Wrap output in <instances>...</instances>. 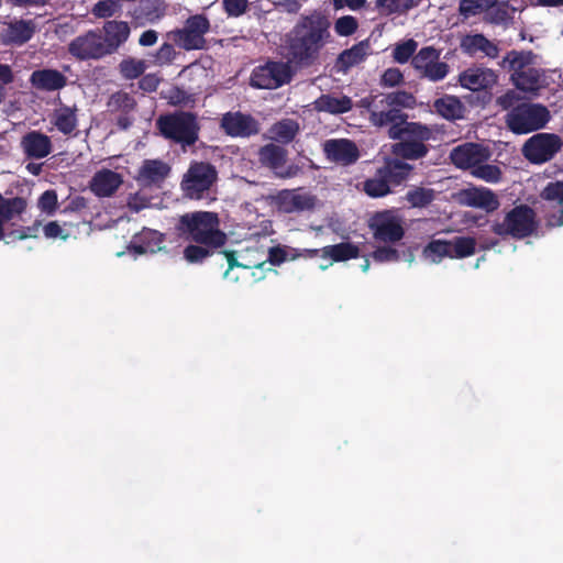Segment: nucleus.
I'll use <instances>...</instances> for the list:
<instances>
[{"mask_svg": "<svg viewBox=\"0 0 563 563\" xmlns=\"http://www.w3.org/2000/svg\"><path fill=\"white\" fill-rule=\"evenodd\" d=\"M36 30L32 20H15L10 22L7 27V43L23 45L29 42Z\"/></svg>", "mask_w": 563, "mask_h": 563, "instance_id": "obj_37", "label": "nucleus"}, {"mask_svg": "<svg viewBox=\"0 0 563 563\" xmlns=\"http://www.w3.org/2000/svg\"><path fill=\"white\" fill-rule=\"evenodd\" d=\"M224 12L228 16L238 18L244 14L249 7L247 0H222Z\"/></svg>", "mask_w": 563, "mask_h": 563, "instance_id": "obj_56", "label": "nucleus"}, {"mask_svg": "<svg viewBox=\"0 0 563 563\" xmlns=\"http://www.w3.org/2000/svg\"><path fill=\"white\" fill-rule=\"evenodd\" d=\"M539 221L536 211L528 205H519L508 211L501 222H494L492 231L499 236L522 240L537 232Z\"/></svg>", "mask_w": 563, "mask_h": 563, "instance_id": "obj_8", "label": "nucleus"}, {"mask_svg": "<svg viewBox=\"0 0 563 563\" xmlns=\"http://www.w3.org/2000/svg\"><path fill=\"white\" fill-rule=\"evenodd\" d=\"M210 27V21L205 14H194L185 21L181 29L168 32L167 37L184 51H200L207 47L205 35Z\"/></svg>", "mask_w": 563, "mask_h": 563, "instance_id": "obj_11", "label": "nucleus"}, {"mask_svg": "<svg viewBox=\"0 0 563 563\" xmlns=\"http://www.w3.org/2000/svg\"><path fill=\"white\" fill-rule=\"evenodd\" d=\"M165 13V5L162 0H139L131 15L136 21L155 22Z\"/></svg>", "mask_w": 563, "mask_h": 563, "instance_id": "obj_38", "label": "nucleus"}, {"mask_svg": "<svg viewBox=\"0 0 563 563\" xmlns=\"http://www.w3.org/2000/svg\"><path fill=\"white\" fill-rule=\"evenodd\" d=\"M103 32V46L107 49V54L111 55L128 41L131 29L125 21L110 20L104 22Z\"/></svg>", "mask_w": 563, "mask_h": 563, "instance_id": "obj_26", "label": "nucleus"}, {"mask_svg": "<svg viewBox=\"0 0 563 563\" xmlns=\"http://www.w3.org/2000/svg\"><path fill=\"white\" fill-rule=\"evenodd\" d=\"M258 159L276 174L287 162V150L274 143L266 144L260 148Z\"/></svg>", "mask_w": 563, "mask_h": 563, "instance_id": "obj_35", "label": "nucleus"}, {"mask_svg": "<svg viewBox=\"0 0 563 563\" xmlns=\"http://www.w3.org/2000/svg\"><path fill=\"white\" fill-rule=\"evenodd\" d=\"M30 84L40 91H57L67 86V77L54 68L34 70L30 76Z\"/></svg>", "mask_w": 563, "mask_h": 563, "instance_id": "obj_24", "label": "nucleus"}, {"mask_svg": "<svg viewBox=\"0 0 563 563\" xmlns=\"http://www.w3.org/2000/svg\"><path fill=\"white\" fill-rule=\"evenodd\" d=\"M37 206L41 211L51 216L54 214L58 207L56 191L53 189L44 191L38 198Z\"/></svg>", "mask_w": 563, "mask_h": 563, "instance_id": "obj_55", "label": "nucleus"}, {"mask_svg": "<svg viewBox=\"0 0 563 563\" xmlns=\"http://www.w3.org/2000/svg\"><path fill=\"white\" fill-rule=\"evenodd\" d=\"M288 247L287 246H282V245H277V246H272L268 249V257H267V261L274 265V266H278L280 264H283L284 262H286L288 260Z\"/></svg>", "mask_w": 563, "mask_h": 563, "instance_id": "obj_58", "label": "nucleus"}, {"mask_svg": "<svg viewBox=\"0 0 563 563\" xmlns=\"http://www.w3.org/2000/svg\"><path fill=\"white\" fill-rule=\"evenodd\" d=\"M536 55L531 51L512 49L503 59L511 71V80L517 89L537 95L547 87L545 70L533 67Z\"/></svg>", "mask_w": 563, "mask_h": 563, "instance_id": "obj_3", "label": "nucleus"}, {"mask_svg": "<svg viewBox=\"0 0 563 563\" xmlns=\"http://www.w3.org/2000/svg\"><path fill=\"white\" fill-rule=\"evenodd\" d=\"M450 258H465L475 254L476 240L472 236H455L449 241Z\"/></svg>", "mask_w": 563, "mask_h": 563, "instance_id": "obj_42", "label": "nucleus"}, {"mask_svg": "<svg viewBox=\"0 0 563 563\" xmlns=\"http://www.w3.org/2000/svg\"><path fill=\"white\" fill-rule=\"evenodd\" d=\"M497 0H461L459 4V13L464 18L484 13L487 7L496 4Z\"/></svg>", "mask_w": 563, "mask_h": 563, "instance_id": "obj_49", "label": "nucleus"}, {"mask_svg": "<svg viewBox=\"0 0 563 563\" xmlns=\"http://www.w3.org/2000/svg\"><path fill=\"white\" fill-rule=\"evenodd\" d=\"M161 135L180 145L183 148L192 146L199 140L200 125L197 114L190 111L176 110L161 114L156 120Z\"/></svg>", "mask_w": 563, "mask_h": 563, "instance_id": "obj_4", "label": "nucleus"}, {"mask_svg": "<svg viewBox=\"0 0 563 563\" xmlns=\"http://www.w3.org/2000/svg\"><path fill=\"white\" fill-rule=\"evenodd\" d=\"M489 151L478 143L467 142L454 147L450 153V159L460 169H475L479 163L489 159Z\"/></svg>", "mask_w": 563, "mask_h": 563, "instance_id": "obj_18", "label": "nucleus"}, {"mask_svg": "<svg viewBox=\"0 0 563 563\" xmlns=\"http://www.w3.org/2000/svg\"><path fill=\"white\" fill-rule=\"evenodd\" d=\"M368 49V40L358 42L351 48L344 49L339 54L335 67L339 71L346 73L351 67L358 65L366 58Z\"/></svg>", "mask_w": 563, "mask_h": 563, "instance_id": "obj_30", "label": "nucleus"}, {"mask_svg": "<svg viewBox=\"0 0 563 563\" xmlns=\"http://www.w3.org/2000/svg\"><path fill=\"white\" fill-rule=\"evenodd\" d=\"M170 173L168 164L161 159H145L136 180L143 186H161Z\"/></svg>", "mask_w": 563, "mask_h": 563, "instance_id": "obj_27", "label": "nucleus"}, {"mask_svg": "<svg viewBox=\"0 0 563 563\" xmlns=\"http://www.w3.org/2000/svg\"><path fill=\"white\" fill-rule=\"evenodd\" d=\"M323 258L330 257L333 262H345L360 256V249L351 242H341L321 249Z\"/></svg>", "mask_w": 563, "mask_h": 563, "instance_id": "obj_39", "label": "nucleus"}, {"mask_svg": "<svg viewBox=\"0 0 563 563\" xmlns=\"http://www.w3.org/2000/svg\"><path fill=\"white\" fill-rule=\"evenodd\" d=\"M175 231L179 239L207 246L222 247L228 241L220 228V218L212 211H192L181 214Z\"/></svg>", "mask_w": 563, "mask_h": 563, "instance_id": "obj_2", "label": "nucleus"}, {"mask_svg": "<svg viewBox=\"0 0 563 563\" xmlns=\"http://www.w3.org/2000/svg\"><path fill=\"white\" fill-rule=\"evenodd\" d=\"M313 104L317 111L330 114H343L353 108V101L350 97H334L329 93L321 95Z\"/></svg>", "mask_w": 563, "mask_h": 563, "instance_id": "obj_31", "label": "nucleus"}, {"mask_svg": "<svg viewBox=\"0 0 563 563\" xmlns=\"http://www.w3.org/2000/svg\"><path fill=\"white\" fill-rule=\"evenodd\" d=\"M404 82V75L398 68H387L380 78V86L383 87H397Z\"/></svg>", "mask_w": 563, "mask_h": 563, "instance_id": "obj_57", "label": "nucleus"}, {"mask_svg": "<svg viewBox=\"0 0 563 563\" xmlns=\"http://www.w3.org/2000/svg\"><path fill=\"white\" fill-rule=\"evenodd\" d=\"M460 45L462 51L470 56L482 54V56L495 59L500 52L498 45L482 33L463 36Z\"/></svg>", "mask_w": 563, "mask_h": 563, "instance_id": "obj_25", "label": "nucleus"}, {"mask_svg": "<svg viewBox=\"0 0 563 563\" xmlns=\"http://www.w3.org/2000/svg\"><path fill=\"white\" fill-rule=\"evenodd\" d=\"M52 123L64 135H71L78 126L77 108L60 104L54 110Z\"/></svg>", "mask_w": 563, "mask_h": 563, "instance_id": "obj_33", "label": "nucleus"}, {"mask_svg": "<svg viewBox=\"0 0 563 563\" xmlns=\"http://www.w3.org/2000/svg\"><path fill=\"white\" fill-rule=\"evenodd\" d=\"M119 0H101L91 9V13L98 19H108L121 12Z\"/></svg>", "mask_w": 563, "mask_h": 563, "instance_id": "obj_51", "label": "nucleus"}, {"mask_svg": "<svg viewBox=\"0 0 563 563\" xmlns=\"http://www.w3.org/2000/svg\"><path fill=\"white\" fill-rule=\"evenodd\" d=\"M461 201L467 207L483 209L486 212H494L500 206L497 195L485 187L464 189L461 194Z\"/></svg>", "mask_w": 563, "mask_h": 563, "instance_id": "obj_22", "label": "nucleus"}, {"mask_svg": "<svg viewBox=\"0 0 563 563\" xmlns=\"http://www.w3.org/2000/svg\"><path fill=\"white\" fill-rule=\"evenodd\" d=\"M301 173H302V166L292 163L287 166L285 164L279 170L276 172L275 175L282 179H289V178L297 177Z\"/></svg>", "mask_w": 563, "mask_h": 563, "instance_id": "obj_61", "label": "nucleus"}, {"mask_svg": "<svg viewBox=\"0 0 563 563\" xmlns=\"http://www.w3.org/2000/svg\"><path fill=\"white\" fill-rule=\"evenodd\" d=\"M277 209L284 213L302 212L316 206V197L299 189H284L275 197Z\"/></svg>", "mask_w": 563, "mask_h": 563, "instance_id": "obj_19", "label": "nucleus"}, {"mask_svg": "<svg viewBox=\"0 0 563 563\" xmlns=\"http://www.w3.org/2000/svg\"><path fill=\"white\" fill-rule=\"evenodd\" d=\"M14 75L12 68L8 64H0V103L5 98V86L13 82Z\"/></svg>", "mask_w": 563, "mask_h": 563, "instance_id": "obj_59", "label": "nucleus"}, {"mask_svg": "<svg viewBox=\"0 0 563 563\" xmlns=\"http://www.w3.org/2000/svg\"><path fill=\"white\" fill-rule=\"evenodd\" d=\"M134 122L133 112L119 113L115 119V125L119 130L125 131L132 126Z\"/></svg>", "mask_w": 563, "mask_h": 563, "instance_id": "obj_64", "label": "nucleus"}, {"mask_svg": "<svg viewBox=\"0 0 563 563\" xmlns=\"http://www.w3.org/2000/svg\"><path fill=\"white\" fill-rule=\"evenodd\" d=\"M68 53L78 60H97L108 56L102 35L96 30H89L71 40Z\"/></svg>", "mask_w": 563, "mask_h": 563, "instance_id": "obj_16", "label": "nucleus"}, {"mask_svg": "<svg viewBox=\"0 0 563 563\" xmlns=\"http://www.w3.org/2000/svg\"><path fill=\"white\" fill-rule=\"evenodd\" d=\"M517 10L509 1L497 0L496 4L486 8L483 20L494 25H507L514 21Z\"/></svg>", "mask_w": 563, "mask_h": 563, "instance_id": "obj_34", "label": "nucleus"}, {"mask_svg": "<svg viewBox=\"0 0 563 563\" xmlns=\"http://www.w3.org/2000/svg\"><path fill=\"white\" fill-rule=\"evenodd\" d=\"M358 22L352 15H344L334 22V31L339 36H350L356 32Z\"/></svg>", "mask_w": 563, "mask_h": 563, "instance_id": "obj_54", "label": "nucleus"}, {"mask_svg": "<svg viewBox=\"0 0 563 563\" xmlns=\"http://www.w3.org/2000/svg\"><path fill=\"white\" fill-rule=\"evenodd\" d=\"M356 107L368 112V121L373 126L387 128L388 137L395 141L400 136L404 126L411 124L407 113L393 108V106H387L378 93H371L360 99Z\"/></svg>", "mask_w": 563, "mask_h": 563, "instance_id": "obj_6", "label": "nucleus"}, {"mask_svg": "<svg viewBox=\"0 0 563 563\" xmlns=\"http://www.w3.org/2000/svg\"><path fill=\"white\" fill-rule=\"evenodd\" d=\"M413 170V166L397 158H385L383 166L363 181V191L371 198H382L402 185Z\"/></svg>", "mask_w": 563, "mask_h": 563, "instance_id": "obj_5", "label": "nucleus"}, {"mask_svg": "<svg viewBox=\"0 0 563 563\" xmlns=\"http://www.w3.org/2000/svg\"><path fill=\"white\" fill-rule=\"evenodd\" d=\"M165 235L156 230L144 228L135 234L129 250L136 254L156 253L163 249Z\"/></svg>", "mask_w": 563, "mask_h": 563, "instance_id": "obj_28", "label": "nucleus"}, {"mask_svg": "<svg viewBox=\"0 0 563 563\" xmlns=\"http://www.w3.org/2000/svg\"><path fill=\"white\" fill-rule=\"evenodd\" d=\"M300 131L299 123L292 119H282L268 129L269 139L279 144L291 143Z\"/></svg>", "mask_w": 563, "mask_h": 563, "instance_id": "obj_36", "label": "nucleus"}, {"mask_svg": "<svg viewBox=\"0 0 563 563\" xmlns=\"http://www.w3.org/2000/svg\"><path fill=\"white\" fill-rule=\"evenodd\" d=\"M441 51L433 46L421 47L412 57L411 65L421 79L437 82L443 80L450 73V66L440 60Z\"/></svg>", "mask_w": 563, "mask_h": 563, "instance_id": "obj_15", "label": "nucleus"}, {"mask_svg": "<svg viewBox=\"0 0 563 563\" xmlns=\"http://www.w3.org/2000/svg\"><path fill=\"white\" fill-rule=\"evenodd\" d=\"M431 136V129L420 122L406 124L397 139L398 142L391 144L393 158L405 162L406 159L416 161L426 157L429 147L424 142L429 141Z\"/></svg>", "mask_w": 563, "mask_h": 563, "instance_id": "obj_7", "label": "nucleus"}, {"mask_svg": "<svg viewBox=\"0 0 563 563\" xmlns=\"http://www.w3.org/2000/svg\"><path fill=\"white\" fill-rule=\"evenodd\" d=\"M422 256L432 263H440L444 257H450V244L446 240H431L422 250Z\"/></svg>", "mask_w": 563, "mask_h": 563, "instance_id": "obj_43", "label": "nucleus"}, {"mask_svg": "<svg viewBox=\"0 0 563 563\" xmlns=\"http://www.w3.org/2000/svg\"><path fill=\"white\" fill-rule=\"evenodd\" d=\"M107 107L110 113L134 112L136 110L137 102L129 92L119 90L110 96Z\"/></svg>", "mask_w": 563, "mask_h": 563, "instance_id": "obj_41", "label": "nucleus"}, {"mask_svg": "<svg viewBox=\"0 0 563 563\" xmlns=\"http://www.w3.org/2000/svg\"><path fill=\"white\" fill-rule=\"evenodd\" d=\"M387 106H393L395 109H411L416 106V98L411 92L406 90H396L388 93H378Z\"/></svg>", "mask_w": 563, "mask_h": 563, "instance_id": "obj_44", "label": "nucleus"}, {"mask_svg": "<svg viewBox=\"0 0 563 563\" xmlns=\"http://www.w3.org/2000/svg\"><path fill=\"white\" fill-rule=\"evenodd\" d=\"M218 179L217 168L208 162L190 163L180 181L184 196L189 199H201Z\"/></svg>", "mask_w": 563, "mask_h": 563, "instance_id": "obj_12", "label": "nucleus"}, {"mask_svg": "<svg viewBox=\"0 0 563 563\" xmlns=\"http://www.w3.org/2000/svg\"><path fill=\"white\" fill-rule=\"evenodd\" d=\"M417 42L412 38L400 44H397L393 51L394 60L399 64H405L410 58L412 59V57L416 55L415 52L417 49Z\"/></svg>", "mask_w": 563, "mask_h": 563, "instance_id": "obj_52", "label": "nucleus"}, {"mask_svg": "<svg viewBox=\"0 0 563 563\" xmlns=\"http://www.w3.org/2000/svg\"><path fill=\"white\" fill-rule=\"evenodd\" d=\"M218 247L207 246L205 244L190 243L184 249V258L190 264H201L210 257Z\"/></svg>", "mask_w": 563, "mask_h": 563, "instance_id": "obj_46", "label": "nucleus"}, {"mask_svg": "<svg viewBox=\"0 0 563 563\" xmlns=\"http://www.w3.org/2000/svg\"><path fill=\"white\" fill-rule=\"evenodd\" d=\"M563 141L554 133L541 132L529 137L522 146V155L531 164L550 162L562 150Z\"/></svg>", "mask_w": 563, "mask_h": 563, "instance_id": "obj_13", "label": "nucleus"}, {"mask_svg": "<svg viewBox=\"0 0 563 563\" xmlns=\"http://www.w3.org/2000/svg\"><path fill=\"white\" fill-rule=\"evenodd\" d=\"M220 128L231 137H250L260 133V122L241 111L227 112L220 120Z\"/></svg>", "mask_w": 563, "mask_h": 563, "instance_id": "obj_17", "label": "nucleus"}, {"mask_svg": "<svg viewBox=\"0 0 563 563\" xmlns=\"http://www.w3.org/2000/svg\"><path fill=\"white\" fill-rule=\"evenodd\" d=\"M330 18L320 10L301 14L285 35L284 57L286 62L269 60L253 69L250 84L257 89H277L288 84L295 69L316 65L322 49L332 41Z\"/></svg>", "mask_w": 563, "mask_h": 563, "instance_id": "obj_1", "label": "nucleus"}, {"mask_svg": "<svg viewBox=\"0 0 563 563\" xmlns=\"http://www.w3.org/2000/svg\"><path fill=\"white\" fill-rule=\"evenodd\" d=\"M368 228L376 242L395 244L404 239L401 218L394 210L377 211L368 219Z\"/></svg>", "mask_w": 563, "mask_h": 563, "instance_id": "obj_14", "label": "nucleus"}, {"mask_svg": "<svg viewBox=\"0 0 563 563\" xmlns=\"http://www.w3.org/2000/svg\"><path fill=\"white\" fill-rule=\"evenodd\" d=\"M20 147L27 159H42L52 153L53 143L48 135L32 130L21 137Z\"/></svg>", "mask_w": 563, "mask_h": 563, "instance_id": "obj_21", "label": "nucleus"}, {"mask_svg": "<svg viewBox=\"0 0 563 563\" xmlns=\"http://www.w3.org/2000/svg\"><path fill=\"white\" fill-rule=\"evenodd\" d=\"M434 111L449 121H455L464 118L465 106L455 96L445 95L433 102Z\"/></svg>", "mask_w": 563, "mask_h": 563, "instance_id": "obj_32", "label": "nucleus"}, {"mask_svg": "<svg viewBox=\"0 0 563 563\" xmlns=\"http://www.w3.org/2000/svg\"><path fill=\"white\" fill-rule=\"evenodd\" d=\"M323 151L329 161L343 166L352 165L360 158L358 147L349 139L328 140Z\"/></svg>", "mask_w": 563, "mask_h": 563, "instance_id": "obj_20", "label": "nucleus"}, {"mask_svg": "<svg viewBox=\"0 0 563 563\" xmlns=\"http://www.w3.org/2000/svg\"><path fill=\"white\" fill-rule=\"evenodd\" d=\"M43 232L47 239L60 238L62 240H66L68 238V233H63L64 231L57 221H49L45 224Z\"/></svg>", "mask_w": 563, "mask_h": 563, "instance_id": "obj_60", "label": "nucleus"}, {"mask_svg": "<svg viewBox=\"0 0 563 563\" xmlns=\"http://www.w3.org/2000/svg\"><path fill=\"white\" fill-rule=\"evenodd\" d=\"M146 64L143 59L128 57L119 64V71L124 79H136L144 74Z\"/></svg>", "mask_w": 563, "mask_h": 563, "instance_id": "obj_47", "label": "nucleus"}, {"mask_svg": "<svg viewBox=\"0 0 563 563\" xmlns=\"http://www.w3.org/2000/svg\"><path fill=\"white\" fill-rule=\"evenodd\" d=\"M88 207V199L84 196H75L68 199L64 212H79Z\"/></svg>", "mask_w": 563, "mask_h": 563, "instance_id": "obj_62", "label": "nucleus"}, {"mask_svg": "<svg viewBox=\"0 0 563 563\" xmlns=\"http://www.w3.org/2000/svg\"><path fill=\"white\" fill-rule=\"evenodd\" d=\"M406 199L413 208H424L434 200V190L424 187H415L406 194Z\"/></svg>", "mask_w": 563, "mask_h": 563, "instance_id": "obj_48", "label": "nucleus"}, {"mask_svg": "<svg viewBox=\"0 0 563 563\" xmlns=\"http://www.w3.org/2000/svg\"><path fill=\"white\" fill-rule=\"evenodd\" d=\"M420 0H376L375 7L380 15L404 14L418 7Z\"/></svg>", "mask_w": 563, "mask_h": 563, "instance_id": "obj_40", "label": "nucleus"}, {"mask_svg": "<svg viewBox=\"0 0 563 563\" xmlns=\"http://www.w3.org/2000/svg\"><path fill=\"white\" fill-rule=\"evenodd\" d=\"M496 81L493 70L484 68H470L460 75L461 86L472 91L490 87Z\"/></svg>", "mask_w": 563, "mask_h": 563, "instance_id": "obj_29", "label": "nucleus"}, {"mask_svg": "<svg viewBox=\"0 0 563 563\" xmlns=\"http://www.w3.org/2000/svg\"><path fill=\"white\" fill-rule=\"evenodd\" d=\"M27 207V201L23 197L5 198L0 194V241L5 240V243H11L18 240H25L29 238H37L41 221L36 220L32 225L21 227L16 230L5 232L4 223L12 220L15 216L22 214Z\"/></svg>", "mask_w": 563, "mask_h": 563, "instance_id": "obj_10", "label": "nucleus"}, {"mask_svg": "<svg viewBox=\"0 0 563 563\" xmlns=\"http://www.w3.org/2000/svg\"><path fill=\"white\" fill-rule=\"evenodd\" d=\"M371 257L377 263H391L400 260V254L397 249L390 245L378 246L371 253Z\"/></svg>", "mask_w": 563, "mask_h": 563, "instance_id": "obj_53", "label": "nucleus"}, {"mask_svg": "<svg viewBox=\"0 0 563 563\" xmlns=\"http://www.w3.org/2000/svg\"><path fill=\"white\" fill-rule=\"evenodd\" d=\"M549 109L541 103H519L506 114L507 128L515 134H527L543 129L550 121Z\"/></svg>", "mask_w": 563, "mask_h": 563, "instance_id": "obj_9", "label": "nucleus"}, {"mask_svg": "<svg viewBox=\"0 0 563 563\" xmlns=\"http://www.w3.org/2000/svg\"><path fill=\"white\" fill-rule=\"evenodd\" d=\"M123 183L122 176L108 168L95 173L89 181L90 190L100 198L111 197Z\"/></svg>", "mask_w": 563, "mask_h": 563, "instance_id": "obj_23", "label": "nucleus"}, {"mask_svg": "<svg viewBox=\"0 0 563 563\" xmlns=\"http://www.w3.org/2000/svg\"><path fill=\"white\" fill-rule=\"evenodd\" d=\"M541 199L561 206L558 225H563V181H550L540 192Z\"/></svg>", "mask_w": 563, "mask_h": 563, "instance_id": "obj_45", "label": "nucleus"}, {"mask_svg": "<svg viewBox=\"0 0 563 563\" xmlns=\"http://www.w3.org/2000/svg\"><path fill=\"white\" fill-rule=\"evenodd\" d=\"M471 174L486 183L497 184L501 180L503 172L497 165L479 163Z\"/></svg>", "mask_w": 563, "mask_h": 563, "instance_id": "obj_50", "label": "nucleus"}, {"mask_svg": "<svg viewBox=\"0 0 563 563\" xmlns=\"http://www.w3.org/2000/svg\"><path fill=\"white\" fill-rule=\"evenodd\" d=\"M174 43H164L159 49L157 51V59L163 63H169L175 58L176 52L174 48Z\"/></svg>", "mask_w": 563, "mask_h": 563, "instance_id": "obj_63", "label": "nucleus"}]
</instances>
